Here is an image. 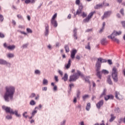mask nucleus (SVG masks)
I'll return each instance as SVG.
<instances>
[{"label":"nucleus","mask_w":125,"mask_h":125,"mask_svg":"<svg viewBox=\"0 0 125 125\" xmlns=\"http://www.w3.org/2000/svg\"><path fill=\"white\" fill-rule=\"evenodd\" d=\"M26 114H27V112H24V113L23 114V116L24 117V118H27V115H25Z\"/></svg>","instance_id":"59"},{"label":"nucleus","mask_w":125,"mask_h":125,"mask_svg":"<svg viewBox=\"0 0 125 125\" xmlns=\"http://www.w3.org/2000/svg\"><path fill=\"white\" fill-rule=\"evenodd\" d=\"M57 17V14L56 13L54 15V16H53L51 20H55V18H56Z\"/></svg>","instance_id":"40"},{"label":"nucleus","mask_w":125,"mask_h":125,"mask_svg":"<svg viewBox=\"0 0 125 125\" xmlns=\"http://www.w3.org/2000/svg\"><path fill=\"white\" fill-rule=\"evenodd\" d=\"M71 18V14H69L67 16V19H70Z\"/></svg>","instance_id":"64"},{"label":"nucleus","mask_w":125,"mask_h":125,"mask_svg":"<svg viewBox=\"0 0 125 125\" xmlns=\"http://www.w3.org/2000/svg\"><path fill=\"white\" fill-rule=\"evenodd\" d=\"M26 31L27 32V33H29L30 34H32L33 33V31L32 30V29H31L30 28H27L26 29Z\"/></svg>","instance_id":"32"},{"label":"nucleus","mask_w":125,"mask_h":125,"mask_svg":"<svg viewBox=\"0 0 125 125\" xmlns=\"http://www.w3.org/2000/svg\"><path fill=\"white\" fill-rule=\"evenodd\" d=\"M77 51L76 49H73L71 52V58L72 59H75V56H76V54H77Z\"/></svg>","instance_id":"12"},{"label":"nucleus","mask_w":125,"mask_h":125,"mask_svg":"<svg viewBox=\"0 0 125 125\" xmlns=\"http://www.w3.org/2000/svg\"><path fill=\"white\" fill-rule=\"evenodd\" d=\"M87 15L86 14V13H84V12H83L82 13V17H83V18H84V17H86Z\"/></svg>","instance_id":"38"},{"label":"nucleus","mask_w":125,"mask_h":125,"mask_svg":"<svg viewBox=\"0 0 125 125\" xmlns=\"http://www.w3.org/2000/svg\"><path fill=\"white\" fill-rule=\"evenodd\" d=\"M51 23L52 25H53L54 27H57L58 24L57 21L56 20H51Z\"/></svg>","instance_id":"19"},{"label":"nucleus","mask_w":125,"mask_h":125,"mask_svg":"<svg viewBox=\"0 0 125 125\" xmlns=\"http://www.w3.org/2000/svg\"><path fill=\"white\" fill-rule=\"evenodd\" d=\"M104 29H105L104 27H102V28L100 29L99 33H102L103 31H104Z\"/></svg>","instance_id":"53"},{"label":"nucleus","mask_w":125,"mask_h":125,"mask_svg":"<svg viewBox=\"0 0 125 125\" xmlns=\"http://www.w3.org/2000/svg\"><path fill=\"white\" fill-rule=\"evenodd\" d=\"M71 63H72V60L71 59H69L68 62L67 64H65V68L66 70H68L71 67Z\"/></svg>","instance_id":"14"},{"label":"nucleus","mask_w":125,"mask_h":125,"mask_svg":"<svg viewBox=\"0 0 125 125\" xmlns=\"http://www.w3.org/2000/svg\"><path fill=\"white\" fill-rule=\"evenodd\" d=\"M15 48V45H10L8 46L7 47V49L9 50H13Z\"/></svg>","instance_id":"21"},{"label":"nucleus","mask_w":125,"mask_h":125,"mask_svg":"<svg viewBox=\"0 0 125 125\" xmlns=\"http://www.w3.org/2000/svg\"><path fill=\"white\" fill-rule=\"evenodd\" d=\"M85 48L87 49H89V50H90V43L89 42L88 43V45L85 46Z\"/></svg>","instance_id":"36"},{"label":"nucleus","mask_w":125,"mask_h":125,"mask_svg":"<svg viewBox=\"0 0 125 125\" xmlns=\"http://www.w3.org/2000/svg\"><path fill=\"white\" fill-rule=\"evenodd\" d=\"M24 2L26 4H28V3H31V0H24Z\"/></svg>","instance_id":"43"},{"label":"nucleus","mask_w":125,"mask_h":125,"mask_svg":"<svg viewBox=\"0 0 125 125\" xmlns=\"http://www.w3.org/2000/svg\"><path fill=\"white\" fill-rule=\"evenodd\" d=\"M89 97V96L88 95H85L83 96V101H85L86 99H87Z\"/></svg>","instance_id":"25"},{"label":"nucleus","mask_w":125,"mask_h":125,"mask_svg":"<svg viewBox=\"0 0 125 125\" xmlns=\"http://www.w3.org/2000/svg\"><path fill=\"white\" fill-rule=\"evenodd\" d=\"M4 20V18L3 16L1 14H0V22H3V20Z\"/></svg>","instance_id":"28"},{"label":"nucleus","mask_w":125,"mask_h":125,"mask_svg":"<svg viewBox=\"0 0 125 125\" xmlns=\"http://www.w3.org/2000/svg\"><path fill=\"white\" fill-rule=\"evenodd\" d=\"M77 28H75L73 30V33L74 34H77Z\"/></svg>","instance_id":"61"},{"label":"nucleus","mask_w":125,"mask_h":125,"mask_svg":"<svg viewBox=\"0 0 125 125\" xmlns=\"http://www.w3.org/2000/svg\"><path fill=\"white\" fill-rule=\"evenodd\" d=\"M115 111H116V112H118V113H119L120 111V108H116V109H115Z\"/></svg>","instance_id":"60"},{"label":"nucleus","mask_w":125,"mask_h":125,"mask_svg":"<svg viewBox=\"0 0 125 125\" xmlns=\"http://www.w3.org/2000/svg\"><path fill=\"white\" fill-rule=\"evenodd\" d=\"M81 71L77 70L76 73L69 77V82H70V83L71 82H76V81L80 78V76H81Z\"/></svg>","instance_id":"4"},{"label":"nucleus","mask_w":125,"mask_h":125,"mask_svg":"<svg viewBox=\"0 0 125 125\" xmlns=\"http://www.w3.org/2000/svg\"><path fill=\"white\" fill-rule=\"evenodd\" d=\"M107 63H108L109 65H112V64H113V62H112V60H108L107 61Z\"/></svg>","instance_id":"46"},{"label":"nucleus","mask_w":125,"mask_h":125,"mask_svg":"<svg viewBox=\"0 0 125 125\" xmlns=\"http://www.w3.org/2000/svg\"><path fill=\"white\" fill-rule=\"evenodd\" d=\"M107 83H109V84H113V82H112V80H111V78H110V77L107 78Z\"/></svg>","instance_id":"23"},{"label":"nucleus","mask_w":125,"mask_h":125,"mask_svg":"<svg viewBox=\"0 0 125 125\" xmlns=\"http://www.w3.org/2000/svg\"><path fill=\"white\" fill-rule=\"evenodd\" d=\"M115 119H116V117H114L113 116V114L111 115V118H110V119L109 120V122H113V121H114V120H115Z\"/></svg>","instance_id":"30"},{"label":"nucleus","mask_w":125,"mask_h":125,"mask_svg":"<svg viewBox=\"0 0 125 125\" xmlns=\"http://www.w3.org/2000/svg\"><path fill=\"white\" fill-rule=\"evenodd\" d=\"M35 73L36 75H41V71H40L39 70H36L35 71Z\"/></svg>","instance_id":"35"},{"label":"nucleus","mask_w":125,"mask_h":125,"mask_svg":"<svg viewBox=\"0 0 125 125\" xmlns=\"http://www.w3.org/2000/svg\"><path fill=\"white\" fill-rule=\"evenodd\" d=\"M12 24L13 25H16V21H14V20H13L12 21Z\"/></svg>","instance_id":"63"},{"label":"nucleus","mask_w":125,"mask_h":125,"mask_svg":"<svg viewBox=\"0 0 125 125\" xmlns=\"http://www.w3.org/2000/svg\"><path fill=\"white\" fill-rule=\"evenodd\" d=\"M75 3L77 5H81V4H80V3H81V0H76Z\"/></svg>","instance_id":"33"},{"label":"nucleus","mask_w":125,"mask_h":125,"mask_svg":"<svg viewBox=\"0 0 125 125\" xmlns=\"http://www.w3.org/2000/svg\"><path fill=\"white\" fill-rule=\"evenodd\" d=\"M48 83V81L47 80L44 79L43 80V84H45L46 85H47V84Z\"/></svg>","instance_id":"29"},{"label":"nucleus","mask_w":125,"mask_h":125,"mask_svg":"<svg viewBox=\"0 0 125 125\" xmlns=\"http://www.w3.org/2000/svg\"><path fill=\"white\" fill-rule=\"evenodd\" d=\"M17 17L19 19H23V17L21 15H18Z\"/></svg>","instance_id":"47"},{"label":"nucleus","mask_w":125,"mask_h":125,"mask_svg":"<svg viewBox=\"0 0 125 125\" xmlns=\"http://www.w3.org/2000/svg\"><path fill=\"white\" fill-rule=\"evenodd\" d=\"M37 0H30V3H35Z\"/></svg>","instance_id":"55"},{"label":"nucleus","mask_w":125,"mask_h":125,"mask_svg":"<svg viewBox=\"0 0 125 125\" xmlns=\"http://www.w3.org/2000/svg\"><path fill=\"white\" fill-rule=\"evenodd\" d=\"M0 64L2 65H5V64H9V65H10V63H8L7 62H6V61L2 59H0Z\"/></svg>","instance_id":"17"},{"label":"nucleus","mask_w":125,"mask_h":125,"mask_svg":"<svg viewBox=\"0 0 125 125\" xmlns=\"http://www.w3.org/2000/svg\"><path fill=\"white\" fill-rule=\"evenodd\" d=\"M55 80L56 81V82H58V76H55Z\"/></svg>","instance_id":"57"},{"label":"nucleus","mask_w":125,"mask_h":125,"mask_svg":"<svg viewBox=\"0 0 125 125\" xmlns=\"http://www.w3.org/2000/svg\"><path fill=\"white\" fill-rule=\"evenodd\" d=\"M6 92L4 94V99L7 102L13 99V95L15 92V87L13 86H7L5 87Z\"/></svg>","instance_id":"1"},{"label":"nucleus","mask_w":125,"mask_h":125,"mask_svg":"<svg viewBox=\"0 0 125 125\" xmlns=\"http://www.w3.org/2000/svg\"><path fill=\"white\" fill-rule=\"evenodd\" d=\"M38 111L37 110H34L33 112H32V115L33 116L36 115V114H37Z\"/></svg>","instance_id":"49"},{"label":"nucleus","mask_w":125,"mask_h":125,"mask_svg":"<svg viewBox=\"0 0 125 125\" xmlns=\"http://www.w3.org/2000/svg\"><path fill=\"white\" fill-rule=\"evenodd\" d=\"M120 35H122V32L119 31L117 32L116 31H114L111 35V36H108V39H111L113 42H117V43H120V40L118 39L115 37H117V36H120Z\"/></svg>","instance_id":"2"},{"label":"nucleus","mask_w":125,"mask_h":125,"mask_svg":"<svg viewBox=\"0 0 125 125\" xmlns=\"http://www.w3.org/2000/svg\"><path fill=\"white\" fill-rule=\"evenodd\" d=\"M64 48L65 49L66 52H69L70 49H69V46L68 45H65Z\"/></svg>","instance_id":"24"},{"label":"nucleus","mask_w":125,"mask_h":125,"mask_svg":"<svg viewBox=\"0 0 125 125\" xmlns=\"http://www.w3.org/2000/svg\"><path fill=\"white\" fill-rule=\"evenodd\" d=\"M58 73L61 76H63V72L61 70H59Z\"/></svg>","instance_id":"50"},{"label":"nucleus","mask_w":125,"mask_h":125,"mask_svg":"<svg viewBox=\"0 0 125 125\" xmlns=\"http://www.w3.org/2000/svg\"><path fill=\"white\" fill-rule=\"evenodd\" d=\"M95 13V12H92L88 14V16L83 20L84 23H87L89 22V20H90V19L92 18V17L93 16Z\"/></svg>","instance_id":"7"},{"label":"nucleus","mask_w":125,"mask_h":125,"mask_svg":"<svg viewBox=\"0 0 125 125\" xmlns=\"http://www.w3.org/2000/svg\"><path fill=\"white\" fill-rule=\"evenodd\" d=\"M97 62H99L101 64V63H106V62H107V60L99 58L98 59V61Z\"/></svg>","instance_id":"16"},{"label":"nucleus","mask_w":125,"mask_h":125,"mask_svg":"<svg viewBox=\"0 0 125 125\" xmlns=\"http://www.w3.org/2000/svg\"><path fill=\"white\" fill-rule=\"evenodd\" d=\"M81 95V91L79 90L77 91V98H80V96Z\"/></svg>","instance_id":"34"},{"label":"nucleus","mask_w":125,"mask_h":125,"mask_svg":"<svg viewBox=\"0 0 125 125\" xmlns=\"http://www.w3.org/2000/svg\"><path fill=\"white\" fill-rule=\"evenodd\" d=\"M36 96V94L32 93L31 95L29 96V98H34Z\"/></svg>","instance_id":"41"},{"label":"nucleus","mask_w":125,"mask_h":125,"mask_svg":"<svg viewBox=\"0 0 125 125\" xmlns=\"http://www.w3.org/2000/svg\"><path fill=\"white\" fill-rule=\"evenodd\" d=\"M68 74L67 73L64 74L63 77L62 78V80H64V82H67L68 81Z\"/></svg>","instance_id":"20"},{"label":"nucleus","mask_w":125,"mask_h":125,"mask_svg":"<svg viewBox=\"0 0 125 125\" xmlns=\"http://www.w3.org/2000/svg\"><path fill=\"white\" fill-rule=\"evenodd\" d=\"M109 99H110V100L114 99V96H113L112 95H106L105 96H104V100H105V101H108Z\"/></svg>","instance_id":"13"},{"label":"nucleus","mask_w":125,"mask_h":125,"mask_svg":"<svg viewBox=\"0 0 125 125\" xmlns=\"http://www.w3.org/2000/svg\"><path fill=\"white\" fill-rule=\"evenodd\" d=\"M76 59H77V60H80L81 59V57L79 55H77L76 57Z\"/></svg>","instance_id":"51"},{"label":"nucleus","mask_w":125,"mask_h":125,"mask_svg":"<svg viewBox=\"0 0 125 125\" xmlns=\"http://www.w3.org/2000/svg\"><path fill=\"white\" fill-rule=\"evenodd\" d=\"M7 57L9 58H12L14 57V54H11V53H9L7 55Z\"/></svg>","instance_id":"26"},{"label":"nucleus","mask_w":125,"mask_h":125,"mask_svg":"<svg viewBox=\"0 0 125 125\" xmlns=\"http://www.w3.org/2000/svg\"><path fill=\"white\" fill-rule=\"evenodd\" d=\"M115 97L117 98V99L121 100L122 98H123V96L121 95L120 94V92H115Z\"/></svg>","instance_id":"15"},{"label":"nucleus","mask_w":125,"mask_h":125,"mask_svg":"<svg viewBox=\"0 0 125 125\" xmlns=\"http://www.w3.org/2000/svg\"><path fill=\"white\" fill-rule=\"evenodd\" d=\"M45 30L44 32V36L47 37L49 34V25L47 23L45 24Z\"/></svg>","instance_id":"8"},{"label":"nucleus","mask_w":125,"mask_h":125,"mask_svg":"<svg viewBox=\"0 0 125 125\" xmlns=\"http://www.w3.org/2000/svg\"><path fill=\"white\" fill-rule=\"evenodd\" d=\"M53 89H54V91H56V90H57V86L56 85H55L54 86Z\"/></svg>","instance_id":"56"},{"label":"nucleus","mask_w":125,"mask_h":125,"mask_svg":"<svg viewBox=\"0 0 125 125\" xmlns=\"http://www.w3.org/2000/svg\"><path fill=\"white\" fill-rule=\"evenodd\" d=\"M42 90L44 91H46L47 90V87H44L42 88Z\"/></svg>","instance_id":"52"},{"label":"nucleus","mask_w":125,"mask_h":125,"mask_svg":"<svg viewBox=\"0 0 125 125\" xmlns=\"http://www.w3.org/2000/svg\"><path fill=\"white\" fill-rule=\"evenodd\" d=\"M101 73H102V74H109V72H108V71H107V70H105V69H103V70L102 71Z\"/></svg>","instance_id":"31"},{"label":"nucleus","mask_w":125,"mask_h":125,"mask_svg":"<svg viewBox=\"0 0 125 125\" xmlns=\"http://www.w3.org/2000/svg\"><path fill=\"white\" fill-rule=\"evenodd\" d=\"M96 71L97 72V76L99 79H101V72H100V69L101 68V63H100L99 62H97L96 64Z\"/></svg>","instance_id":"6"},{"label":"nucleus","mask_w":125,"mask_h":125,"mask_svg":"<svg viewBox=\"0 0 125 125\" xmlns=\"http://www.w3.org/2000/svg\"><path fill=\"white\" fill-rule=\"evenodd\" d=\"M74 37L75 40H78V35L77 34H74Z\"/></svg>","instance_id":"48"},{"label":"nucleus","mask_w":125,"mask_h":125,"mask_svg":"<svg viewBox=\"0 0 125 125\" xmlns=\"http://www.w3.org/2000/svg\"><path fill=\"white\" fill-rule=\"evenodd\" d=\"M2 108L3 110H5L6 113H9V114H11L12 115H15L17 117H21V115L18 114V110L13 111V109H11V108L5 106H2Z\"/></svg>","instance_id":"3"},{"label":"nucleus","mask_w":125,"mask_h":125,"mask_svg":"<svg viewBox=\"0 0 125 125\" xmlns=\"http://www.w3.org/2000/svg\"><path fill=\"white\" fill-rule=\"evenodd\" d=\"M89 109H90V103H88L87 104V105L86 107V110H87V111H89Z\"/></svg>","instance_id":"27"},{"label":"nucleus","mask_w":125,"mask_h":125,"mask_svg":"<svg viewBox=\"0 0 125 125\" xmlns=\"http://www.w3.org/2000/svg\"><path fill=\"white\" fill-rule=\"evenodd\" d=\"M77 102V98L76 97H74V99L73 100V103H76Z\"/></svg>","instance_id":"62"},{"label":"nucleus","mask_w":125,"mask_h":125,"mask_svg":"<svg viewBox=\"0 0 125 125\" xmlns=\"http://www.w3.org/2000/svg\"><path fill=\"white\" fill-rule=\"evenodd\" d=\"M104 3V6H109V3Z\"/></svg>","instance_id":"54"},{"label":"nucleus","mask_w":125,"mask_h":125,"mask_svg":"<svg viewBox=\"0 0 125 125\" xmlns=\"http://www.w3.org/2000/svg\"><path fill=\"white\" fill-rule=\"evenodd\" d=\"M111 13H112L111 11L105 12L104 16L102 17V20H104V18H107V17L110 16V15H111Z\"/></svg>","instance_id":"11"},{"label":"nucleus","mask_w":125,"mask_h":125,"mask_svg":"<svg viewBox=\"0 0 125 125\" xmlns=\"http://www.w3.org/2000/svg\"><path fill=\"white\" fill-rule=\"evenodd\" d=\"M5 36H4V34H3V33H1V32H0V38H4Z\"/></svg>","instance_id":"44"},{"label":"nucleus","mask_w":125,"mask_h":125,"mask_svg":"<svg viewBox=\"0 0 125 125\" xmlns=\"http://www.w3.org/2000/svg\"><path fill=\"white\" fill-rule=\"evenodd\" d=\"M83 4H80L79 6L78 9L76 11V15H80L81 13H82V11H83Z\"/></svg>","instance_id":"10"},{"label":"nucleus","mask_w":125,"mask_h":125,"mask_svg":"<svg viewBox=\"0 0 125 125\" xmlns=\"http://www.w3.org/2000/svg\"><path fill=\"white\" fill-rule=\"evenodd\" d=\"M74 86V83H71L69 84V87L70 88V89H72V87Z\"/></svg>","instance_id":"58"},{"label":"nucleus","mask_w":125,"mask_h":125,"mask_svg":"<svg viewBox=\"0 0 125 125\" xmlns=\"http://www.w3.org/2000/svg\"><path fill=\"white\" fill-rule=\"evenodd\" d=\"M112 77L114 82L117 83L118 82V68L114 66L112 68Z\"/></svg>","instance_id":"5"},{"label":"nucleus","mask_w":125,"mask_h":125,"mask_svg":"<svg viewBox=\"0 0 125 125\" xmlns=\"http://www.w3.org/2000/svg\"><path fill=\"white\" fill-rule=\"evenodd\" d=\"M107 91V90L106 89H104L103 93L100 96V98H102V97L104 96V95H106V92Z\"/></svg>","instance_id":"22"},{"label":"nucleus","mask_w":125,"mask_h":125,"mask_svg":"<svg viewBox=\"0 0 125 125\" xmlns=\"http://www.w3.org/2000/svg\"><path fill=\"white\" fill-rule=\"evenodd\" d=\"M6 118L8 120H11V119H12V116H11V115H7V116H6Z\"/></svg>","instance_id":"45"},{"label":"nucleus","mask_w":125,"mask_h":125,"mask_svg":"<svg viewBox=\"0 0 125 125\" xmlns=\"http://www.w3.org/2000/svg\"><path fill=\"white\" fill-rule=\"evenodd\" d=\"M120 13L123 15V16H125V13H124V9H121L120 10Z\"/></svg>","instance_id":"39"},{"label":"nucleus","mask_w":125,"mask_h":125,"mask_svg":"<svg viewBox=\"0 0 125 125\" xmlns=\"http://www.w3.org/2000/svg\"><path fill=\"white\" fill-rule=\"evenodd\" d=\"M104 6V3L98 4L95 6L96 9L101 8Z\"/></svg>","instance_id":"18"},{"label":"nucleus","mask_w":125,"mask_h":125,"mask_svg":"<svg viewBox=\"0 0 125 125\" xmlns=\"http://www.w3.org/2000/svg\"><path fill=\"white\" fill-rule=\"evenodd\" d=\"M121 24L123 27V28H125V21H121Z\"/></svg>","instance_id":"42"},{"label":"nucleus","mask_w":125,"mask_h":125,"mask_svg":"<svg viewBox=\"0 0 125 125\" xmlns=\"http://www.w3.org/2000/svg\"><path fill=\"white\" fill-rule=\"evenodd\" d=\"M30 104L31 105H32V106L36 104V102H35V101L34 100H32L30 102Z\"/></svg>","instance_id":"37"},{"label":"nucleus","mask_w":125,"mask_h":125,"mask_svg":"<svg viewBox=\"0 0 125 125\" xmlns=\"http://www.w3.org/2000/svg\"><path fill=\"white\" fill-rule=\"evenodd\" d=\"M104 105V100H102L99 101L96 104V107L98 109H100Z\"/></svg>","instance_id":"9"}]
</instances>
